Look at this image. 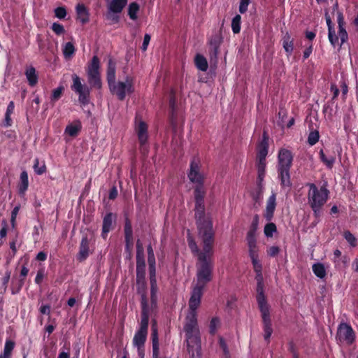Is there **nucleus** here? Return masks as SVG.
I'll use <instances>...</instances> for the list:
<instances>
[{"label": "nucleus", "instance_id": "obj_2", "mask_svg": "<svg viewBox=\"0 0 358 358\" xmlns=\"http://www.w3.org/2000/svg\"><path fill=\"white\" fill-rule=\"evenodd\" d=\"M199 231V236L201 238L203 243L202 250H199L196 243L193 239H188L189 248L194 255H196L199 259L201 254L205 253L204 255L210 256L213 255V245L215 242V231L210 229V226L197 228Z\"/></svg>", "mask_w": 358, "mask_h": 358}, {"label": "nucleus", "instance_id": "obj_54", "mask_svg": "<svg viewBox=\"0 0 358 358\" xmlns=\"http://www.w3.org/2000/svg\"><path fill=\"white\" fill-rule=\"evenodd\" d=\"M201 304V301L196 299H189V313H196V310Z\"/></svg>", "mask_w": 358, "mask_h": 358}, {"label": "nucleus", "instance_id": "obj_6", "mask_svg": "<svg viewBox=\"0 0 358 358\" xmlns=\"http://www.w3.org/2000/svg\"><path fill=\"white\" fill-rule=\"evenodd\" d=\"M205 253L201 254L199 264L197 268V282L196 285L206 287V284L212 280L213 270V256H206Z\"/></svg>", "mask_w": 358, "mask_h": 358}, {"label": "nucleus", "instance_id": "obj_36", "mask_svg": "<svg viewBox=\"0 0 358 358\" xmlns=\"http://www.w3.org/2000/svg\"><path fill=\"white\" fill-rule=\"evenodd\" d=\"M100 60L96 55H94L88 66L87 73H100Z\"/></svg>", "mask_w": 358, "mask_h": 358}, {"label": "nucleus", "instance_id": "obj_21", "mask_svg": "<svg viewBox=\"0 0 358 358\" xmlns=\"http://www.w3.org/2000/svg\"><path fill=\"white\" fill-rule=\"evenodd\" d=\"M257 301L259 310L269 309V306L267 303L266 296L264 294V284L257 283Z\"/></svg>", "mask_w": 358, "mask_h": 358}, {"label": "nucleus", "instance_id": "obj_46", "mask_svg": "<svg viewBox=\"0 0 358 358\" xmlns=\"http://www.w3.org/2000/svg\"><path fill=\"white\" fill-rule=\"evenodd\" d=\"M119 13H115L108 9L106 14V19L109 21L110 24H117L120 22Z\"/></svg>", "mask_w": 358, "mask_h": 358}, {"label": "nucleus", "instance_id": "obj_63", "mask_svg": "<svg viewBox=\"0 0 358 358\" xmlns=\"http://www.w3.org/2000/svg\"><path fill=\"white\" fill-rule=\"evenodd\" d=\"M250 2V0H241L238 10L241 14L246 13Z\"/></svg>", "mask_w": 358, "mask_h": 358}, {"label": "nucleus", "instance_id": "obj_59", "mask_svg": "<svg viewBox=\"0 0 358 358\" xmlns=\"http://www.w3.org/2000/svg\"><path fill=\"white\" fill-rule=\"evenodd\" d=\"M45 277V268H41L37 271L34 282L37 285H41Z\"/></svg>", "mask_w": 358, "mask_h": 358}, {"label": "nucleus", "instance_id": "obj_24", "mask_svg": "<svg viewBox=\"0 0 358 358\" xmlns=\"http://www.w3.org/2000/svg\"><path fill=\"white\" fill-rule=\"evenodd\" d=\"M319 157L320 161L327 166V168L331 169L336 162V153L334 151L326 152L321 149L319 152Z\"/></svg>", "mask_w": 358, "mask_h": 358}, {"label": "nucleus", "instance_id": "obj_45", "mask_svg": "<svg viewBox=\"0 0 358 358\" xmlns=\"http://www.w3.org/2000/svg\"><path fill=\"white\" fill-rule=\"evenodd\" d=\"M343 237L351 247L355 248L357 245V238L350 231H344Z\"/></svg>", "mask_w": 358, "mask_h": 358}, {"label": "nucleus", "instance_id": "obj_22", "mask_svg": "<svg viewBox=\"0 0 358 358\" xmlns=\"http://www.w3.org/2000/svg\"><path fill=\"white\" fill-rule=\"evenodd\" d=\"M337 22L338 25V37L341 39L340 47H341L348 40V34L345 27V22L342 12L338 11L337 13Z\"/></svg>", "mask_w": 358, "mask_h": 358}, {"label": "nucleus", "instance_id": "obj_5", "mask_svg": "<svg viewBox=\"0 0 358 358\" xmlns=\"http://www.w3.org/2000/svg\"><path fill=\"white\" fill-rule=\"evenodd\" d=\"M278 159L277 171L280 185L282 188L290 187L292 182L289 171L292 165L293 155L291 151L282 148L278 152Z\"/></svg>", "mask_w": 358, "mask_h": 358}, {"label": "nucleus", "instance_id": "obj_30", "mask_svg": "<svg viewBox=\"0 0 358 358\" xmlns=\"http://www.w3.org/2000/svg\"><path fill=\"white\" fill-rule=\"evenodd\" d=\"M151 339L152 344V352L159 350V343L158 337V329L157 322L154 320L151 327Z\"/></svg>", "mask_w": 358, "mask_h": 358}, {"label": "nucleus", "instance_id": "obj_55", "mask_svg": "<svg viewBox=\"0 0 358 358\" xmlns=\"http://www.w3.org/2000/svg\"><path fill=\"white\" fill-rule=\"evenodd\" d=\"M255 272L262 271V264L259 259V256L250 258Z\"/></svg>", "mask_w": 358, "mask_h": 358}, {"label": "nucleus", "instance_id": "obj_13", "mask_svg": "<svg viewBox=\"0 0 358 358\" xmlns=\"http://www.w3.org/2000/svg\"><path fill=\"white\" fill-rule=\"evenodd\" d=\"M136 131L140 143V151L145 155L148 152V148L146 146L148 139L147 124L144 121H140L136 127Z\"/></svg>", "mask_w": 358, "mask_h": 358}, {"label": "nucleus", "instance_id": "obj_32", "mask_svg": "<svg viewBox=\"0 0 358 358\" xmlns=\"http://www.w3.org/2000/svg\"><path fill=\"white\" fill-rule=\"evenodd\" d=\"M88 83L91 88L99 90L102 87L100 73H87Z\"/></svg>", "mask_w": 358, "mask_h": 358}, {"label": "nucleus", "instance_id": "obj_14", "mask_svg": "<svg viewBox=\"0 0 358 358\" xmlns=\"http://www.w3.org/2000/svg\"><path fill=\"white\" fill-rule=\"evenodd\" d=\"M124 236L125 243V251L130 252L132 250L134 245V236L131 222L127 217H125L124 220Z\"/></svg>", "mask_w": 358, "mask_h": 358}, {"label": "nucleus", "instance_id": "obj_25", "mask_svg": "<svg viewBox=\"0 0 358 358\" xmlns=\"http://www.w3.org/2000/svg\"><path fill=\"white\" fill-rule=\"evenodd\" d=\"M136 259V282L138 284L145 282V257Z\"/></svg>", "mask_w": 358, "mask_h": 358}, {"label": "nucleus", "instance_id": "obj_16", "mask_svg": "<svg viewBox=\"0 0 358 358\" xmlns=\"http://www.w3.org/2000/svg\"><path fill=\"white\" fill-rule=\"evenodd\" d=\"M223 41L222 36L220 34H213L208 42L209 44V54L211 59H217L219 52L220 47Z\"/></svg>", "mask_w": 358, "mask_h": 358}, {"label": "nucleus", "instance_id": "obj_56", "mask_svg": "<svg viewBox=\"0 0 358 358\" xmlns=\"http://www.w3.org/2000/svg\"><path fill=\"white\" fill-rule=\"evenodd\" d=\"M52 30L55 33V34L60 36L65 32L64 27L62 24L54 22L52 25Z\"/></svg>", "mask_w": 358, "mask_h": 358}, {"label": "nucleus", "instance_id": "obj_57", "mask_svg": "<svg viewBox=\"0 0 358 358\" xmlns=\"http://www.w3.org/2000/svg\"><path fill=\"white\" fill-rule=\"evenodd\" d=\"M67 12L64 6L57 7L55 9V15L59 19H64Z\"/></svg>", "mask_w": 358, "mask_h": 358}, {"label": "nucleus", "instance_id": "obj_58", "mask_svg": "<svg viewBox=\"0 0 358 358\" xmlns=\"http://www.w3.org/2000/svg\"><path fill=\"white\" fill-rule=\"evenodd\" d=\"M248 247L250 258H253L259 256L257 243L248 245Z\"/></svg>", "mask_w": 358, "mask_h": 358}, {"label": "nucleus", "instance_id": "obj_33", "mask_svg": "<svg viewBox=\"0 0 358 358\" xmlns=\"http://www.w3.org/2000/svg\"><path fill=\"white\" fill-rule=\"evenodd\" d=\"M25 76L31 87H34L37 84L38 77L34 67L30 66L27 68L25 71Z\"/></svg>", "mask_w": 358, "mask_h": 358}, {"label": "nucleus", "instance_id": "obj_43", "mask_svg": "<svg viewBox=\"0 0 358 358\" xmlns=\"http://www.w3.org/2000/svg\"><path fill=\"white\" fill-rule=\"evenodd\" d=\"M241 17L240 15H236L231 21V29L234 34H238L241 31Z\"/></svg>", "mask_w": 358, "mask_h": 358}, {"label": "nucleus", "instance_id": "obj_4", "mask_svg": "<svg viewBox=\"0 0 358 358\" xmlns=\"http://www.w3.org/2000/svg\"><path fill=\"white\" fill-rule=\"evenodd\" d=\"M141 319L140 327L136 331L133 338L134 345L136 346L138 350L144 347L147 339L148 329L149 324V313L150 309L147 296L145 294L141 295Z\"/></svg>", "mask_w": 358, "mask_h": 358}, {"label": "nucleus", "instance_id": "obj_20", "mask_svg": "<svg viewBox=\"0 0 358 358\" xmlns=\"http://www.w3.org/2000/svg\"><path fill=\"white\" fill-rule=\"evenodd\" d=\"M276 208V193L272 192L266 201V206L264 217L266 221L273 220L274 212Z\"/></svg>", "mask_w": 358, "mask_h": 358}, {"label": "nucleus", "instance_id": "obj_7", "mask_svg": "<svg viewBox=\"0 0 358 358\" xmlns=\"http://www.w3.org/2000/svg\"><path fill=\"white\" fill-rule=\"evenodd\" d=\"M110 92L115 95L118 100L125 99L127 94H131L134 92V80L130 76H127L125 81L115 82L109 87Z\"/></svg>", "mask_w": 358, "mask_h": 358}, {"label": "nucleus", "instance_id": "obj_38", "mask_svg": "<svg viewBox=\"0 0 358 358\" xmlns=\"http://www.w3.org/2000/svg\"><path fill=\"white\" fill-rule=\"evenodd\" d=\"M312 269L314 274L321 279L324 278L327 275L324 266L322 263L314 264L312 266Z\"/></svg>", "mask_w": 358, "mask_h": 358}, {"label": "nucleus", "instance_id": "obj_35", "mask_svg": "<svg viewBox=\"0 0 358 358\" xmlns=\"http://www.w3.org/2000/svg\"><path fill=\"white\" fill-rule=\"evenodd\" d=\"M194 196L195 202L204 201L206 196V190L203 185H196L194 189Z\"/></svg>", "mask_w": 358, "mask_h": 358}, {"label": "nucleus", "instance_id": "obj_18", "mask_svg": "<svg viewBox=\"0 0 358 358\" xmlns=\"http://www.w3.org/2000/svg\"><path fill=\"white\" fill-rule=\"evenodd\" d=\"M257 196L255 198V199L257 198L258 196L262 194V189H263V185L262 182L264 181V178L265 177L266 174V161H262V160H257Z\"/></svg>", "mask_w": 358, "mask_h": 358}, {"label": "nucleus", "instance_id": "obj_23", "mask_svg": "<svg viewBox=\"0 0 358 358\" xmlns=\"http://www.w3.org/2000/svg\"><path fill=\"white\" fill-rule=\"evenodd\" d=\"M326 22L328 27V38L331 45L335 48L338 45L339 37L336 35L334 24H333L330 16L327 13L325 14Z\"/></svg>", "mask_w": 358, "mask_h": 358}, {"label": "nucleus", "instance_id": "obj_60", "mask_svg": "<svg viewBox=\"0 0 358 358\" xmlns=\"http://www.w3.org/2000/svg\"><path fill=\"white\" fill-rule=\"evenodd\" d=\"M20 208V205L16 206L14 207V208L13 209V210L11 212L10 223H11V225L13 227H15V220H16L17 215L19 213Z\"/></svg>", "mask_w": 358, "mask_h": 358}, {"label": "nucleus", "instance_id": "obj_51", "mask_svg": "<svg viewBox=\"0 0 358 358\" xmlns=\"http://www.w3.org/2000/svg\"><path fill=\"white\" fill-rule=\"evenodd\" d=\"M24 282H22V280H17V282H15L14 280L12 281V285H11V293L12 294H18L23 285H24Z\"/></svg>", "mask_w": 358, "mask_h": 358}, {"label": "nucleus", "instance_id": "obj_28", "mask_svg": "<svg viewBox=\"0 0 358 358\" xmlns=\"http://www.w3.org/2000/svg\"><path fill=\"white\" fill-rule=\"evenodd\" d=\"M29 187L28 173L26 171H23L20 173V182L17 185L18 193L20 195H24Z\"/></svg>", "mask_w": 358, "mask_h": 358}, {"label": "nucleus", "instance_id": "obj_37", "mask_svg": "<svg viewBox=\"0 0 358 358\" xmlns=\"http://www.w3.org/2000/svg\"><path fill=\"white\" fill-rule=\"evenodd\" d=\"M140 10V6L136 2H131L128 7V15L132 20H136L138 18V13Z\"/></svg>", "mask_w": 358, "mask_h": 358}, {"label": "nucleus", "instance_id": "obj_47", "mask_svg": "<svg viewBox=\"0 0 358 358\" xmlns=\"http://www.w3.org/2000/svg\"><path fill=\"white\" fill-rule=\"evenodd\" d=\"M319 138V131L317 130H314L310 131L308 134L307 142L310 145L313 146L318 142Z\"/></svg>", "mask_w": 358, "mask_h": 358}, {"label": "nucleus", "instance_id": "obj_61", "mask_svg": "<svg viewBox=\"0 0 358 358\" xmlns=\"http://www.w3.org/2000/svg\"><path fill=\"white\" fill-rule=\"evenodd\" d=\"M141 257H145L144 255V249L143 247V244L140 241V240H138L136 241V258H141Z\"/></svg>", "mask_w": 358, "mask_h": 358}, {"label": "nucleus", "instance_id": "obj_1", "mask_svg": "<svg viewBox=\"0 0 358 358\" xmlns=\"http://www.w3.org/2000/svg\"><path fill=\"white\" fill-rule=\"evenodd\" d=\"M183 329L190 358H201V341L198 327L197 313H187Z\"/></svg>", "mask_w": 358, "mask_h": 358}, {"label": "nucleus", "instance_id": "obj_50", "mask_svg": "<svg viewBox=\"0 0 358 358\" xmlns=\"http://www.w3.org/2000/svg\"><path fill=\"white\" fill-rule=\"evenodd\" d=\"M34 171L38 175H42L46 171L45 164H43L42 166H39V160L38 158L34 159Z\"/></svg>", "mask_w": 358, "mask_h": 358}, {"label": "nucleus", "instance_id": "obj_40", "mask_svg": "<svg viewBox=\"0 0 358 358\" xmlns=\"http://www.w3.org/2000/svg\"><path fill=\"white\" fill-rule=\"evenodd\" d=\"M64 57L66 59H69L72 57L76 52V48L73 43L68 42L65 43L62 49Z\"/></svg>", "mask_w": 358, "mask_h": 358}, {"label": "nucleus", "instance_id": "obj_48", "mask_svg": "<svg viewBox=\"0 0 358 358\" xmlns=\"http://www.w3.org/2000/svg\"><path fill=\"white\" fill-rule=\"evenodd\" d=\"M64 91V86H59L57 88L53 90L50 96L51 101L55 103L58 101L62 97Z\"/></svg>", "mask_w": 358, "mask_h": 358}, {"label": "nucleus", "instance_id": "obj_42", "mask_svg": "<svg viewBox=\"0 0 358 358\" xmlns=\"http://www.w3.org/2000/svg\"><path fill=\"white\" fill-rule=\"evenodd\" d=\"M204 287H205L202 285H199L196 284V285L194 286L192 291L190 298L193 299H196L197 301H201Z\"/></svg>", "mask_w": 358, "mask_h": 358}, {"label": "nucleus", "instance_id": "obj_26", "mask_svg": "<svg viewBox=\"0 0 358 358\" xmlns=\"http://www.w3.org/2000/svg\"><path fill=\"white\" fill-rule=\"evenodd\" d=\"M77 19L82 24H85L90 21V13L83 3H78L76 7Z\"/></svg>", "mask_w": 358, "mask_h": 358}, {"label": "nucleus", "instance_id": "obj_8", "mask_svg": "<svg viewBox=\"0 0 358 358\" xmlns=\"http://www.w3.org/2000/svg\"><path fill=\"white\" fill-rule=\"evenodd\" d=\"M73 84L71 90L78 95V101L83 106H86L90 103V87L85 84H82L80 78L76 74L72 75Z\"/></svg>", "mask_w": 358, "mask_h": 358}, {"label": "nucleus", "instance_id": "obj_44", "mask_svg": "<svg viewBox=\"0 0 358 358\" xmlns=\"http://www.w3.org/2000/svg\"><path fill=\"white\" fill-rule=\"evenodd\" d=\"M277 231V227L275 223L271 222V221L267 223L264 229V234L266 237L271 238L273 237V233Z\"/></svg>", "mask_w": 358, "mask_h": 358}, {"label": "nucleus", "instance_id": "obj_12", "mask_svg": "<svg viewBox=\"0 0 358 358\" xmlns=\"http://www.w3.org/2000/svg\"><path fill=\"white\" fill-rule=\"evenodd\" d=\"M117 215L115 213L108 212L103 218L102 230L101 236L106 239L108 233L113 230L116 225Z\"/></svg>", "mask_w": 358, "mask_h": 358}, {"label": "nucleus", "instance_id": "obj_15", "mask_svg": "<svg viewBox=\"0 0 358 358\" xmlns=\"http://www.w3.org/2000/svg\"><path fill=\"white\" fill-rule=\"evenodd\" d=\"M268 140L269 137L267 132L264 131L262 140L257 145V160L266 161L268 152Z\"/></svg>", "mask_w": 358, "mask_h": 358}, {"label": "nucleus", "instance_id": "obj_29", "mask_svg": "<svg viewBox=\"0 0 358 358\" xmlns=\"http://www.w3.org/2000/svg\"><path fill=\"white\" fill-rule=\"evenodd\" d=\"M127 3V0H112L108 5V9L115 13H121Z\"/></svg>", "mask_w": 358, "mask_h": 358}, {"label": "nucleus", "instance_id": "obj_39", "mask_svg": "<svg viewBox=\"0 0 358 358\" xmlns=\"http://www.w3.org/2000/svg\"><path fill=\"white\" fill-rule=\"evenodd\" d=\"M195 65L198 69L206 71L208 69V64L206 59L201 55H196L195 57Z\"/></svg>", "mask_w": 358, "mask_h": 358}, {"label": "nucleus", "instance_id": "obj_10", "mask_svg": "<svg viewBox=\"0 0 358 358\" xmlns=\"http://www.w3.org/2000/svg\"><path fill=\"white\" fill-rule=\"evenodd\" d=\"M336 338L341 342H345L348 345H351L355 340V334L350 325L341 323L338 327Z\"/></svg>", "mask_w": 358, "mask_h": 358}, {"label": "nucleus", "instance_id": "obj_53", "mask_svg": "<svg viewBox=\"0 0 358 358\" xmlns=\"http://www.w3.org/2000/svg\"><path fill=\"white\" fill-rule=\"evenodd\" d=\"M220 325V320L217 317H213L210 322L209 332L214 335Z\"/></svg>", "mask_w": 358, "mask_h": 358}, {"label": "nucleus", "instance_id": "obj_64", "mask_svg": "<svg viewBox=\"0 0 358 358\" xmlns=\"http://www.w3.org/2000/svg\"><path fill=\"white\" fill-rule=\"evenodd\" d=\"M266 252L268 256L274 257L280 252V248L278 246H271L267 250Z\"/></svg>", "mask_w": 358, "mask_h": 358}, {"label": "nucleus", "instance_id": "obj_49", "mask_svg": "<svg viewBox=\"0 0 358 358\" xmlns=\"http://www.w3.org/2000/svg\"><path fill=\"white\" fill-rule=\"evenodd\" d=\"M169 122L171 126L176 129L178 127V114L177 109L170 110L169 112Z\"/></svg>", "mask_w": 358, "mask_h": 358}, {"label": "nucleus", "instance_id": "obj_17", "mask_svg": "<svg viewBox=\"0 0 358 358\" xmlns=\"http://www.w3.org/2000/svg\"><path fill=\"white\" fill-rule=\"evenodd\" d=\"M264 323V339L269 342L270 337L273 333L271 320L270 317V310H260Z\"/></svg>", "mask_w": 358, "mask_h": 358}, {"label": "nucleus", "instance_id": "obj_31", "mask_svg": "<svg viewBox=\"0 0 358 358\" xmlns=\"http://www.w3.org/2000/svg\"><path fill=\"white\" fill-rule=\"evenodd\" d=\"M282 47L287 54V56L292 55L294 50V40L288 32H286L282 38Z\"/></svg>", "mask_w": 358, "mask_h": 358}, {"label": "nucleus", "instance_id": "obj_27", "mask_svg": "<svg viewBox=\"0 0 358 358\" xmlns=\"http://www.w3.org/2000/svg\"><path fill=\"white\" fill-rule=\"evenodd\" d=\"M106 80L108 87L116 82V63L112 59L108 62Z\"/></svg>", "mask_w": 358, "mask_h": 358}, {"label": "nucleus", "instance_id": "obj_19", "mask_svg": "<svg viewBox=\"0 0 358 358\" xmlns=\"http://www.w3.org/2000/svg\"><path fill=\"white\" fill-rule=\"evenodd\" d=\"M90 243L87 235L83 236L79 246V252L77 255V260L80 262L85 261L89 257L90 253Z\"/></svg>", "mask_w": 358, "mask_h": 358}, {"label": "nucleus", "instance_id": "obj_9", "mask_svg": "<svg viewBox=\"0 0 358 358\" xmlns=\"http://www.w3.org/2000/svg\"><path fill=\"white\" fill-rule=\"evenodd\" d=\"M201 164L199 157H194L189 165V171L187 173L189 180L196 185H203L204 176L200 171Z\"/></svg>", "mask_w": 358, "mask_h": 358}, {"label": "nucleus", "instance_id": "obj_34", "mask_svg": "<svg viewBox=\"0 0 358 358\" xmlns=\"http://www.w3.org/2000/svg\"><path fill=\"white\" fill-rule=\"evenodd\" d=\"M82 129L81 122L79 120L74 122L73 124H70L66 126L65 133L71 137H76Z\"/></svg>", "mask_w": 358, "mask_h": 358}, {"label": "nucleus", "instance_id": "obj_52", "mask_svg": "<svg viewBox=\"0 0 358 358\" xmlns=\"http://www.w3.org/2000/svg\"><path fill=\"white\" fill-rule=\"evenodd\" d=\"M219 345L220 348L222 350L224 357L230 358L229 350L224 339L222 337H220L219 338Z\"/></svg>", "mask_w": 358, "mask_h": 358}, {"label": "nucleus", "instance_id": "obj_11", "mask_svg": "<svg viewBox=\"0 0 358 358\" xmlns=\"http://www.w3.org/2000/svg\"><path fill=\"white\" fill-rule=\"evenodd\" d=\"M205 211L204 201L195 202L194 215L197 228H200V227H207L210 226V229H213V222L210 219H206L205 217Z\"/></svg>", "mask_w": 358, "mask_h": 358}, {"label": "nucleus", "instance_id": "obj_41", "mask_svg": "<svg viewBox=\"0 0 358 358\" xmlns=\"http://www.w3.org/2000/svg\"><path fill=\"white\" fill-rule=\"evenodd\" d=\"M15 343L13 341L7 339L5 343L3 352L1 355L5 357H11L12 352L15 348Z\"/></svg>", "mask_w": 358, "mask_h": 358}, {"label": "nucleus", "instance_id": "obj_62", "mask_svg": "<svg viewBox=\"0 0 358 358\" xmlns=\"http://www.w3.org/2000/svg\"><path fill=\"white\" fill-rule=\"evenodd\" d=\"M246 241L248 245L257 243L256 232L248 231L247 233Z\"/></svg>", "mask_w": 358, "mask_h": 358}, {"label": "nucleus", "instance_id": "obj_3", "mask_svg": "<svg viewBox=\"0 0 358 358\" xmlns=\"http://www.w3.org/2000/svg\"><path fill=\"white\" fill-rule=\"evenodd\" d=\"M308 203L313 211L314 216L319 217L322 213V208L329 199V191L326 185L318 188L314 183H308Z\"/></svg>", "mask_w": 358, "mask_h": 358}]
</instances>
